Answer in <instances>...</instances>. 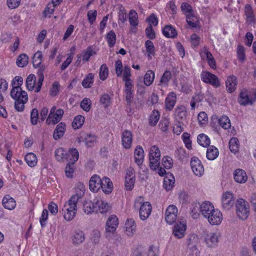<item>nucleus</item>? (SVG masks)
Here are the masks:
<instances>
[{
	"instance_id": "1",
	"label": "nucleus",
	"mask_w": 256,
	"mask_h": 256,
	"mask_svg": "<svg viewBox=\"0 0 256 256\" xmlns=\"http://www.w3.org/2000/svg\"><path fill=\"white\" fill-rule=\"evenodd\" d=\"M85 188L84 184H79L76 188V194L72 196L65 204L62 210L66 220L70 221L75 216L77 211V203L84 195Z\"/></svg>"
},
{
	"instance_id": "2",
	"label": "nucleus",
	"mask_w": 256,
	"mask_h": 256,
	"mask_svg": "<svg viewBox=\"0 0 256 256\" xmlns=\"http://www.w3.org/2000/svg\"><path fill=\"white\" fill-rule=\"evenodd\" d=\"M150 167L152 170H156L160 165V152L156 146L151 147L149 152Z\"/></svg>"
},
{
	"instance_id": "3",
	"label": "nucleus",
	"mask_w": 256,
	"mask_h": 256,
	"mask_svg": "<svg viewBox=\"0 0 256 256\" xmlns=\"http://www.w3.org/2000/svg\"><path fill=\"white\" fill-rule=\"evenodd\" d=\"M236 212L238 216L241 220L246 219L249 215V205L244 200L240 198L236 202Z\"/></svg>"
},
{
	"instance_id": "4",
	"label": "nucleus",
	"mask_w": 256,
	"mask_h": 256,
	"mask_svg": "<svg viewBox=\"0 0 256 256\" xmlns=\"http://www.w3.org/2000/svg\"><path fill=\"white\" fill-rule=\"evenodd\" d=\"M140 205V218L144 220H146L150 216L152 212V206L149 202H144L142 204V202L136 200L134 206L135 208H138Z\"/></svg>"
},
{
	"instance_id": "5",
	"label": "nucleus",
	"mask_w": 256,
	"mask_h": 256,
	"mask_svg": "<svg viewBox=\"0 0 256 256\" xmlns=\"http://www.w3.org/2000/svg\"><path fill=\"white\" fill-rule=\"evenodd\" d=\"M200 77L202 82L209 84L215 88H218L220 85L218 77L208 72H202Z\"/></svg>"
},
{
	"instance_id": "6",
	"label": "nucleus",
	"mask_w": 256,
	"mask_h": 256,
	"mask_svg": "<svg viewBox=\"0 0 256 256\" xmlns=\"http://www.w3.org/2000/svg\"><path fill=\"white\" fill-rule=\"evenodd\" d=\"M235 202V198L232 192H226L224 193L222 198V207L226 210H230L232 208Z\"/></svg>"
},
{
	"instance_id": "7",
	"label": "nucleus",
	"mask_w": 256,
	"mask_h": 256,
	"mask_svg": "<svg viewBox=\"0 0 256 256\" xmlns=\"http://www.w3.org/2000/svg\"><path fill=\"white\" fill-rule=\"evenodd\" d=\"M178 210L174 205L169 206L165 212V220L170 224H173L176 220Z\"/></svg>"
},
{
	"instance_id": "8",
	"label": "nucleus",
	"mask_w": 256,
	"mask_h": 256,
	"mask_svg": "<svg viewBox=\"0 0 256 256\" xmlns=\"http://www.w3.org/2000/svg\"><path fill=\"white\" fill-rule=\"evenodd\" d=\"M10 96L15 100H24V102H28V100L27 92L19 86L12 88L10 92Z\"/></svg>"
},
{
	"instance_id": "9",
	"label": "nucleus",
	"mask_w": 256,
	"mask_h": 256,
	"mask_svg": "<svg viewBox=\"0 0 256 256\" xmlns=\"http://www.w3.org/2000/svg\"><path fill=\"white\" fill-rule=\"evenodd\" d=\"M190 166L194 173L198 176H201L204 173V168L200 160L196 157H192L190 160Z\"/></svg>"
},
{
	"instance_id": "10",
	"label": "nucleus",
	"mask_w": 256,
	"mask_h": 256,
	"mask_svg": "<svg viewBox=\"0 0 256 256\" xmlns=\"http://www.w3.org/2000/svg\"><path fill=\"white\" fill-rule=\"evenodd\" d=\"M206 218L211 224L218 225L222 220V214L218 209L214 208Z\"/></svg>"
},
{
	"instance_id": "11",
	"label": "nucleus",
	"mask_w": 256,
	"mask_h": 256,
	"mask_svg": "<svg viewBox=\"0 0 256 256\" xmlns=\"http://www.w3.org/2000/svg\"><path fill=\"white\" fill-rule=\"evenodd\" d=\"M135 175L133 168H130L126 170L125 178V186L127 190H132L135 182Z\"/></svg>"
},
{
	"instance_id": "12",
	"label": "nucleus",
	"mask_w": 256,
	"mask_h": 256,
	"mask_svg": "<svg viewBox=\"0 0 256 256\" xmlns=\"http://www.w3.org/2000/svg\"><path fill=\"white\" fill-rule=\"evenodd\" d=\"M64 110L62 109H58L56 112V114H53L52 115H48L46 120V123L48 124H56L59 122L64 114Z\"/></svg>"
},
{
	"instance_id": "13",
	"label": "nucleus",
	"mask_w": 256,
	"mask_h": 256,
	"mask_svg": "<svg viewBox=\"0 0 256 256\" xmlns=\"http://www.w3.org/2000/svg\"><path fill=\"white\" fill-rule=\"evenodd\" d=\"M219 236L218 233L210 232L206 234L204 240L208 246L213 248L217 246Z\"/></svg>"
},
{
	"instance_id": "14",
	"label": "nucleus",
	"mask_w": 256,
	"mask_h": 256,
	"mask_svg": "<svg viewBox=\"0 0 256 256\" xmlns=\"http://www.w3.org/2000/svg\"><path fill=\"white\" fill-rule=\"evenodd\" d=\"M186 226L185 223L183 222H180L176 224L173 230V234L174 236L178 238H183L185 234Z\"/></svg>"
},
{
	"instance_id": "15",
	"label": "nucleus",
	"mask_w": 256,
	"mask_h": 256,
	"mask_svg": "<svg viewBox=\"0 0 256 256\" xmlns=\"http://www.w3.org/2000/svg\"><path fill=\"white\" fill-rule=\"evenodd\" d=\"M101 183L102 179L99 176L97 175L92 176L89 182L90 190L94 192H97L101 188Z\"/></svg>"
},
{
	"instance_id": "16",
	"label": "nucleus",
	"mask_w": 256,
	"mask_h": 256,
	"mask_svg": "<svg viewBox=\"0 0 256 256\" xmlns=\"http://www.w3.org/2000/svg\"><path fill=\"white\" fill-rule=\"evenodd\" d=\"M79 158V153L76 148H70L66 152V162L68 164H74L78 160Z\"/></svg>"
},
{
	"instance_id": "17",
	"label": "nucleus",
	"mask_w": 256,
	"mask_h": 256,
	"mask_svg": "<svg viewBox=\"0 0 256 256\" xmlns=\"http://www.w3.org/2000/svg\"><path fill=\"white\" fill-rule=\"evenodd\" d=\"M132 142V136L130 131L125 130L122 136V146L125 148H130Z\"/></svg>"
},
{
	"instance_id": "18",
	"label": "nucleus",
	"mask_w": 256,
	"mask_h": 256,
	"mask_svg": "<svg viewBox=\"0 0 256 256\" xmlns=\"http://www.w3.org/2000/svg\"><path fill=\"white\" fill-rule=\"evenodd\" d=\"M118 225V219L116 216H112L108 220L106 230L108 232H114L116 230Z\"/></svg>"
},
{
	"instance_id": "19",
	"label": "nucleus",
	"mask_w": 256,
	"mask_h": 256,
	"mask_svg": "<svg viewBox=\"0 0 256 256\" xmlns=\"http://www.w3.org/2000/svg\"><path fill=\"white\" fill-rule=\"evenodd\" d=\"M101 188L106 194L110 193L113 188V184L110 180L108 177H103L102 179Z\"/></svg>"
},
{
	"instance_id": "20",
	"label": "nucleus",
	"mask_w": 256,
	"mask_h": 256,
	"mask_svg": "<svg viewBox=\"0 0 256 256\" xmlns=\"http://www.w3.org/2000/svg\"><path fill=\"white\" fill-rule=\"evenodd\" d=\"M237 78L234 76H230L226 81L227 91L230 93L233 92L236 90L237 85Z\"/></svg>"
},
{
	"instance_id": "21",
	"label": "nucleus",
	"mask_w": 256,
	"mask_h": 256,
	"mask_svg": "<svg viewBox=\"0 0 256 256\" xmlns=\"http://www.w3.org/2000/svg\"><path fill=\"white\" fill-rule=\"evenodd\" d=\"M96 212L99 211L100 213L107 212L110 209V206L107 202L100 199H94Z\"/></svg>"
},
{
	"instance_id": "22",
	"label": "nucleus",
	"mask_w": 256,
	"mask_h": 256,
	"mask_svg": "<svg viewBox=\"0 0 256 256\" xmlns=\"http://www.w3.org/2000/svg\"><path fill=\"white\" fill-rule=\"evenodd\" d=\"M66 131V124L61 122L59 123L53 133V138L55 140H58L63 136Z\"/></svg>"
},
{
	"instance_id": "23",
	"label": "nucleus",
	"mask_w": 256,
	"mask_h": 256,
	"mask_svg": "<svg viewBox=\"0 0 256 256\" xmlns=\"http://www.w3.org/2000/svg\"><path fill=\"white\" fill-rule=\"evenodd\" d=\"M234 178L236 182L238 183H244L248 180L246 172L242 169H236L234 173Z\"/></svg>"
},
{
	"instance_id": "24",
	"label": "nucleus",
	"mask_w": 256,
	"mask_h": 256,
	"mask_svg": "<svg viewBox=\"0 0 256 256\" xmlns=\"http://www.w3.org/2000/svg\"><path fill=\"white\" fill-rule=\"evenodd\" d=\"M214 210V206L210 202H204L201 204V214L206 218Z\"/></svg>"
},
{
	"instance_id": "25",
	"label": "nucleus",
	"mask_w": 256,
	"mask_h": 256,
	"mask_svg": "<svg viewBox=\"0 0 256 256\" xmlns=\"http://www.w3.org/2000/svg\"><path fill=\"white\" fill-rule=\"evenodd\" d=\"M238 101L240 104L242 106L252 104V101L250 99L248 92L247 90L241 92L240 94Z\"/></svg>"
},
{
	"instance_id": "26",
	"label": "nucleus",
	"mask_w": 256,
	"mask_h": 256,
	"mask_svg": "<svg viewBox=\"0 0 256 256\" xmlns=\"http://www.w3.org/2000/svg\"><path fill=\"white\" fill-rule=\"evenodd\" d=\"M176 100V96L174 92H170L166 99V108L171 110L175 106Z\"/></svg>"
},
{
	"instance_id": "27",
	"label": "nucleus",
	"mask_w": 256,
	"mask_h": 256,
	"mask_svg": "<svg viewBox=\"0 0 256 256\" xmlns=\"http://www.w3.org/2000/svg\"><path fill=\"white\" fill-rule=\"evenodd\" d=\"M174 182L175 180L173 174H167L166 176L164 178V188L166 190H170L174 187Z\"/></svg>"
},
{
	"instance_id": "28",
	"label": "nucleus",
	"mask_w": 256,
	"mask_h": 256,
	"mask_svg": "<svg viewBox=\"0 0 256 256\" xmlns=\"http://www.w3.org/2000/svg\"><path fill=\"white\" fill-rule=\"evenodd\" d=\"M144 158V151L142 148L140 146H138L134 151L135 162L138 166L142 165Z\"/></svg>"
},
{
	"instance_id": "29",
	"label": "nucleus",
	"mask_w": 256,
	"mask_h": 256,
	"mask_svg": "<svg viewBox=\"0 0 256 256\" xmlns=\"http://www.w3.org/2000/svg\"><path fill=\"white\" fill-rule=\"evenodd\" d=\"M72 244L76 245L83 242L85 239L84 232L80 230H76L72 238Z\"/></svg>"
},
{
	"instance_id": "30",
	"label": "nucleus",
	"mask_w": 256,
	"mask_h": 256,
	"mask_svg": "<svg viewBox=\"0 0 256 256\" xmlns=\"http://www.w3.org/2000/svg\"><path fill=\"white\" fill-rule=\"evenodd\" d=\"M162 34L168 38H174L178 34L176 28L172 25L166 26L162 30Z\"/></svg>"
},
{
	"instance_id": "31",
	"label": "nucleus",
	"mask_w": 256,
	"mask_h": 256,
	"mask_svg": "<svg viewBox=\"0 0 256 256\" xmlns=\"http://www.w3.org/2000/svg\"><path fill=\"white\" fill-rule=\"evenodd\" d=\"M60 4V1H51L49 2L44 10L43 12L44 16L46 18L47 16L50 17V15L54 12V8Z\"/></svg>"
},
{
	"instance_id": "32",
	"label": "nucleus",
	"mask_w": 256,
	"mask_h": 256,
	"mask_svg": "<svg viewBox=\"0 0 256 256\" xmlns=\"http://www.w3.org/2000/svg\"><path fill=\"white\" fill-rule=\"evenodd\" d=\"M2 205L4 208L12 210L15 208L16 202L13 198L7 195L3 198Z\"/></svg>"
},
{
	"instance_id": "33",
	"label": "nucleus",
	"mask_w": 256,
	"mask_h": 256,
	"mask_svg": "<svg viewBox=\"0 0 256 256\" xmlns=\"http://www.w3.org/2000/svg\"><path fill=\"white\" fill-rule=\"evenodd\" d=\"M186 16V22L191 28H195L198 26L200 23L199 20L194 12Z\"/></svg>"
},
{
	"instance_id": "34",
	"label": "nucleus",
	"mask_w": 256,
	"mask_h": 256,
	"mask_svg": "<svg viewBox=\"0 0 256 256\" xmlns=\"http://www.w3.org/2000/svg\"><path fill=\"white\" fill-rule=\"evenodd\" d=\"M67 152L63 148H59L54 151L56 159L60 162H66Z\"/></svg>"
},
{
	"instance_id": "35",
	"label": "nucleus",
	"mask_w": 256,
	"mask_h": 256,
	"mask_svg": "<svg viewBox=\"0 0 256 256\" xmlns=\"http://www.w3.org/2000/svg\"><path fill=\"white\" fill-rule=\"evenodd\" d=\"M201 213V204L198 202H194L190 207V214L192 217L194 218H197L200 214Z\"/></svg>"
},
{
	"instance_id": "36",
	"label": "nucleus",
	"mask_w": 256,
	"mask_h": 256,
	"mask_svg": "<svg viewBox=\"0 0 256 256\" xmlns=\"http://www.w3.org/2000/svg\"><path fill=\"white\" fill-rule=\"evenodd\" d=\"M218 149L213 146H210L207 150L206 157L209 160H214L218 156Z\"/></svg>"
},
{
	"instance_id": "37",
	"label": "nucleus",
	"mask_w": 256,
	"mask_h": 256,
	"mask_svg": "<svg viewBox=\"0 0 256 256\" xmlns=\"http://www.w3.org/2000/svg\"><path fill=\"white\" fill-rule=\"evenodd\" d=\"M83 208L84 212L88 214L92 212H96L94 200L93 202H86L84 204Z\"/></svg>"
},
{
	"instance_id": "38",
	"label": "nucleus",
	"mask_w": 256,
	"mask_h": 256,
	"mask_svg": "<svg viewBox=\"0 0 256 256\" xmlns=\"http://www.w3.org/2000/svg\"><path fill=\"white\" fill-rule=\"evenodd\" d=\"M84 142L88 147L92 146L96 142V136L91 134H84Z\"/></svg>"
},
{
	"instance_id": "39",
	"label": "nucleus",
	"mask_w": 256,
	"mask_h": 256,
	"mask_svg": "<svg viewBox=\"0 0 256 256\" xmlns=\"http://www.w3.org/2000/svg\"><path fill=\"white\" fill-rule=\"evenodd\" d=\"M145 46L148 52V59L151 60L152 56H154L155 54V48L154 44L150 40H147L145 42Z\"/></svg>"
},
{
	"instance_id": "40",
	"label": "nucleus",
	"mask_w": 256,
	"mask_h": 256,
	"mask_svg": "<svg viewBox=\"0 0 256 256\" xmlns=\"http://www.w3.org/2000/svg\"><path fill=\"white\" fill-rule=\"evenodd\" d=\"M24 159L28 166L30 167L35 166L37 163V158L36 156L32 152L26 154Z\"/></svg>"
},
{
	"instance_id": "41",
	"label": "nucleus",
	"mask_w": 256,
	"mask_h": 256,
	"mask_svg": "<svg viewBox=\"0 0 256 256\" xmlns=\"http://www.w3.org/2000/svg\"><path fill=\"white\" fill-rule=\"evenodd\" d=\"M198 142L204 147L209 146L210 140L209 138L206 134H202L198 136L197 138Z\"/></svg>"
},
{
	"instance_id": "42",
	"label": "nucleus",
	"mask_w": 256,
	"mask_h": 256,
	"mask_svg": "<svg viewBox=\"0 0 256 256\" xmlns=\"http://www.w3.org/2000/svg\"><path fill=\"white\" fill-rule=\"evenodd\" d=\"M136 226L134 222L132 220H128L125 224V228L126 232L127 234L130 236L135 231Z\"/></svg>"
},
{
	"instance_id": "43",
	"label": "nucleus",
	"mask_w": 256,
	"mask_h": 256,
	"mask_svg": "<svg viewBox=\"0 0 256 256\" xmlns=\"http://www.w3.org/2000/svg\"><path fill=\"white\" fill-rule=\"evenodd\" d=\"M154 73L151 70H148L144 74V84L150 86L154 82Z\"/></svg>"
},
{
	"instance_id": "44",
	"label": "nucleus",
	"mask_w": 256,
	"mask_h": 256,
	"mask_svg": "<svg viewBox=\"0 0 256 256\" xmlns=\"http://www.w3.org/2000/svg\"><path fill=\"white\" fill-rule=\"evenodd\" d=\"M84 122V116L78 115L76 116L72 122V126L74 129H78L83 125Z\"/></svg>"
},
{
	"instance_id": "45",
	"label": "nucleus",
	"mask_w": 256,
	"mask_h": 256,
	"mask_svg": "<svg viewBox=\"0 0 256 256\" xmlns=\"http://www.w3.org/2000/svg\"><path fill=\"white\" fill-rule=\"evenodd\" d=\"M218 122L220 126L225 130H228L230 128V122L227 116H222L218 120Z\"/></svg>"
},
{
	"instance_id": "46",
	"label": "nucleus",
	"mask_w": 256,
	"mask_h": 256,
	"mask_svg": "<svg viewBox=\"0 0 256 256\" xmlns=\"http://www.w3.org/2000/svg\"><path fill=\"white\" fill-rule=\"evenodd\" d=\"M186 108L184 106H178L175 109V116L178 118L182 120L186 117Z\"/></svg>"
},
{
	"instance_id": "47",
	"label": "nucleus",
	"mask_w": 256,
	"mask_h": 256,
	"mask_svg": "<svg viewBox=\"0 0 256 256\" xmlns=\"http://www.w3.org/2000/svg\"><path fill=\"white\" fill-rule=\"evenodd\" d=\"M160 112L158 111L154 110L149 118V124L151 126H154L160 119Z\"/></svg>"
},
{
	"instance_id": "48",
	"label": "nucleus",
	"mask_w": 256,
	"mask_h": 256,
	"mask_svg": "<svg viewBox=\"0 0 256 256\" xmlns=\"http://www.w3.org/2000/svg\"><path fill=\"white\" fill-rule=\"evenodd\" d=\"M94 76L92 74H88L82 82V86L84 88H90L94 82Z\"/></svg>"
},
{
	"instance_id": "49",
	"label": "nucleus",
	"mask_w": 256,
	"mask_h": 256,
	"mask_svg": "<svg viewBox=\"0 0 256 256\" xmlns=\"http://www.w3.org/2000/svg\"><path fill=\"white\" fill-rule=\"evenodd\" d=\"M36 82V76L33 74H30L26 80V86L28 90H34Z\"/></svg>"
},
{
	"instance_id": "50",
	"label": "nucleus",
	"mask_w": 256,
	"mask_h": 256,
	"mask_svg": "<svg viewBox=\"0 0 256 256\" xmlns=\"http://www.w3.org/2000/svg\"><path fill=\"white\" fill-rule=\"evenodd\" d=\"M28 56L26 54H21L17 58L16 64L18 66L23 68L25 66L28 62Z\"/></svg>"
},
{
	"instance_id": "51",
	"label": "nucleus",
	"mask_w": 256,
	"mask_h": 256,
	"mask_svg": "<svg viewBox=\"0 0 256 256\" xmlns=\"http://www.w3.org/2000/svg\"><path fill=\"white\" fill-rule=\"evenodd\" d=\"M229 148L230 150L234 153H236L238 150V140L236 138H232L229 142Z\"/></svg>"
},
{
	"instance_id": "52",
	"label": "nucleus",
	"mask_w": 256,
	"mask_h": 256,
	"mask_svg": "<svg viewBox=\"0 0 256 256\" xmlns=\"http://www.w3.org/2000/svg\"><path fill=\"white\" fill-rule=\"evenodd\" d=\"M107 42L110 48H112L116 41V34L113 30L110 31L106 35Z\"/></svg>"
},
{
	"instance_id": "53",
	"label": "nucleus",
	"mask_w": 256,
	"mask_h": 256,
	"mask_svg": "<svg viewBox=\"0 0 256 256\" xmlns=\"http://www.w3.org/2000/svg\"><path fill=\"white\" fill-rule=\"evenodd\" d=\"M138 14L134 10H131L129 14L130 24L133 26H136L138 24Z\"/></svg>"
},
{
	"instance_id": "54",
	"label": "nucleus",
	"mask_w": 256,
	"mask_h": 256,
	"mask_svg": "<svg viewBox=\"0 0 256 256\" xmlns=\"http://www.w3.org/2000/svg\"><path fill=\"white\" fill-rule=\"evenodd\" d=\"M42 55L40 52H37L33 56V66L34 68H38L42 62Z\"/></svg>"
},
{
	"instance_id": "55",
	"label": "nucleus",
	"mask_w": 256,
	"mask_h": 256,
	"mask_svg": "<svg viewBox=\"0 0 256 256\" xmlns=\"http://www.w3.org/2000/svg\"><path fill=\"white\" fill-rule=\"evenodd\" d=\"M108 68L106 64H102L100 68V78L101 80H104L108 77Z\"/></svg>"
},
{
	"instance_id": "56",
	"label": "nucleus",
	"mask_w": 256,
	"mask_h": 256,
	"mask_svg": "<svg viewBox=\"0 0 256 256\" xmlns=\"http://www.w3.org/2000/svg\"><path fill=\"white\" fill-rule=\"evenodd\" d=\"M180 8L186 16L194 12L192 6L187 2H183L181 5Z\"/></svg>"
},
{
	"instance_id": "57",
	"label": "nucleus",
	"mask_w": 256,
	"mask_h": 256,
	"mask_svg": "<svg viewBox=\"0 0 256 256\" xmlns=\"http://www.w3.org/2000/svg\"><path fill=\"white\" fill-rule=\"evenodd\" d=\"M171 72L169 70H166L164 73L160 81V84L166 86L171 78Z\"/></svg>"
},
{
	"instance_id": "58",
	"label": "nucleus",
	"mask_w": 256,
	"mask_h": 256,
	"mask_svg": "<svg viewBox=\"0 0 256 256\" xmlns=\"http://www.w3.org/2000/svg\"><path fill=\"white\" fill-rule=\"evenodd\" d=\"M100 101L104 108H106L110 104V98L108 94H104L101 96Z\"/></svg>"
},
{
	"instance_id": "59",
	"label": "nucleus",
	"mask_w": 256,
	"mask_h": 256,
	"mask_svg": "<svg viewBox=\"0 0 256 256\" xmlns=\"http://www.w3.org/2000/svg\"><path fill=\"white\" fill-rule=\"evenodd\" d=\"M237 56L238 60L243 62L245 59V50L242 46L239 45L237 48Z\"/></svg>"
},
{
	"instance_id": "60",
	"label": "nucleus",
	"mask_w": 256,
	"mask_h": 256,
	"mask_svg": "<svg viewBox=\"0 0 256 256\" xmlns=\"http://www.w3.org/2000/svg\"><path fill=\"white\" fill-rule=\"evenodd\" d=\"M80 107L86 112H88L91 108L90 100L88 98H84L80 102Z\"/></svg>"
},
{
	"instance_id": "61",
	"label": "nucleus",
	"mask_w": 256,
	"mask_h": 256,
	"mask_svg": "<svg viewBox=\"0 0 256 256\" xmlns=\"http://www.w3.org/2000/svg\"><path fill=\"white\" fill-rule=\"evenodd\" d=\"M162 164L166 168L168 169L172 166V158L168 156H164L162 160Z\"/></svg>"
},
{
	"instance_id": "62",
	"label": "nucleus",
	"mask_w": 256,
	"mask_h": 256,
	"mask_svg": "<svg viewBox=\"0 0 256 256\" xmlns=\"http://www.w3.org/2000/svg\"><path fill=\"white\" fill-rule=\"evenodd\" d=\"M38 112L36 108L32 110L30 114V122L32 124L36 125L38 123Z\"/></svg>"
},
{
	"instance_id": "63",
	"label": "nucleus",
	"mask_w": 256,
	"mask_h": 256,
	"mask_svg": "<svg viewBox=\"0 0 256 256\" xmlns=\"http://www.w3.org/2000/svg\"><path fill=\"white\" fill-rule=\"evenodd\" d=\"M74 164H67L65 168V173L66 177L71 178L72 177L74 172Z\"/></svg>"
},
{
	"instance_id": "64",
	"label": "nucleus",
	"mask_w": 256,
	"mask_h": 256,
	"mask_svg": "<svg viewBox=\"0 0 256 256\" xmlns=\"http://www.w3.org/2000/svg\"><path fill=\"white\" fill-rule=\"evenodd\" d=\"M160 250L158 248L154 246H151L148 252V256H159Z\"/></svg>"
}]
</instances>
